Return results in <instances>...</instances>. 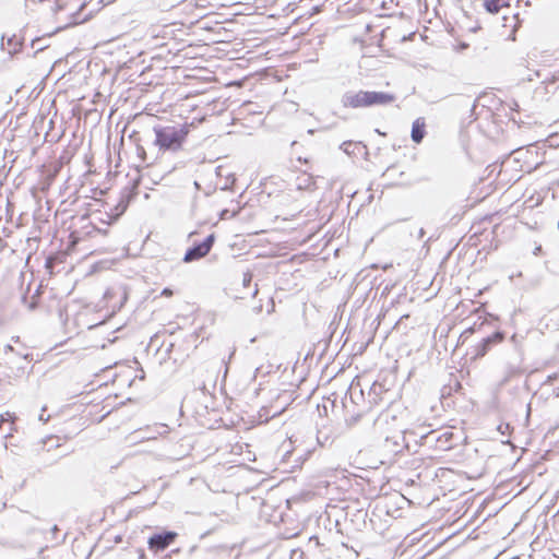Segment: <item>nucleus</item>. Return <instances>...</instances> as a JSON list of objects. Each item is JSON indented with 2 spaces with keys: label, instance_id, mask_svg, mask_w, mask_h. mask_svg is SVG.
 Wrapping results in <instances>:
<instances>
[{
  "label": "nucleus",
  "instance_id": "1",
  "mask_svg": "<svg viewBox=\"0 0 559 559\" xmlns=\"http://www.w3.org/2000/svg\"><path fill=\"white\" fill-rule=\"evenodd\" d=\"M189 134L188 124L177 126H154L152 132L146 133L145 138H142L139 132L133 131L130 134V140L136 146V153L143 160L146 159V151L143 145L144 143L151 142V144L162 152H177L182 147L187 136Z\"/></svg>",
  "mask_w": 559,
  "mask_h": 559
},
{
  "label": "nucleus",
  "instance_id": "2",
  "mask_svg": "<svg viewBox=\"0 0 559 559\" xmlns=\"http://www.w3.org/2000/svg\"><path fill=\"white\" fill-rule=\"evenodd\" d=\"M215 242V235L210 234L203 241L194 243L190 247L183 257V262L190 263L198 261L209 254Z\"/></svg>",
  "mask_w": 559,
  "mask_h": 559
},
{
  "label": "nucleus",
  "instance_id": "3",
  "mask_svg": "<svg viewBox=\"0 0 559 559\" xmlns=\"http://www.w3.org/2000/svg\"><path fill=\"white\" fill-rule=\"evenodd\" d=\"M472 4L475 10L481 8L492 15L502 13V19L506 22L509 20L506 11L510 10V0H473Z\"/></svg>",
  "mask_w": 559,
  "mask_h": 559
},
{
  "label": "nucleus",
  "instance_id": "4",
  "mask_svg": "<svg viewBox=\"0 0 559 559\" xmlns=\"http://www.w3.org/2000/svg\"><path fill=\"white\" fill-rule=\"evenodd\" d=\"M106 306L115 313L119 311L128 299V290L124 286L110 287L104 294Z\"/></svg>",
  "mask_w": 559,
  "mask_h": 559
},
{
  "label": "nucleus",
  "instance_id": "5",
  "mask_svg": "<svg viewBox=\"0 0 559 559\" xmlns=\"http://www.w3.org/2000/svg\"><path fill=\"white\" fill-rule=\"evenodd\" d=\"M176 537L177 533L171 531H164L162 533L154 534L147 540L148 549L153 552L164 551L174 543Z\"/></svg>",
  "mask_w": 559,
  "mask_h": 559
},
{
  "label": "nucleus",
  "instance_id": "6",
  "mask_svg": "<svg viewBox=\"0 0 559 559\" xmlns=\"http://www.w3.org/2000/svg\"><path fill=\"white\" fill-rule=\"evenodd\" d=\"M341 104L345 108L358 109L367 107V94L366 91H347L342 95Z\"/></svg>",
  "mask_w": 559,
  "mask_h": 559
},
{
  "label": "nucleus",
  "instance_id": "7",
  "mask_svg": "<svg viewBox=\"0 0 559 559\" xmlns=\"http://www.w3.org/2000/svg\"><path fill=\"white\" fill-rule=\"evenodd\" d=\"M504 332L496 331L492 334L484 337L476 346L474 358L484 357L493 345L501 343L504 340Z\"/></svg>",
  "mask_w": 559,
  "mask_h": 559
},
{
  "label": "nucleus",
  "instance_id": "8",
  "mask_svg": "<svg viewBox=\"0 0 559 559\" xmlns=\"http://www.w3.org/2000/svg\"><path fill=\"white\" fill-rule=\"evenodd\" d=\"M367 107L388 106L396 100V96L388 92L366 91Z\"/></svg>",
  "mask_w": 559,
  "mask_h": 559
},
{
  "label": "nucleus",
  "instance_id": "9",
  "mask_svg": "<svg viewBox=\"0 0 559 559\" xmlns=\"http://www.w3.org/2000/svg\"><path fill=\"white\" fill-rule=\"evenodd\" d=\"M537 154V152L534 148H518L513 151L514 160L520 162L523 160L524 165L521 166L523 171L531 173L533 169H535L538 165V163H531L528 158L533 155Z\"/></svg>",
  "mask_w": 559,
  "mask_h": 559
},
{
  "label": "nucleus",
  "instance_id": "10",
  "mask_svg": "<svg viewBox=\"0 0 559 559\" xmlns=\"http://www.w3.org/2000/svg\"><path fill=\"white\" fill-rule=\"evenodd\" d=\"M222 550L218 548H200L192 546L189 549V555L193 559H218Z\"/></svg>",
  "mask_w": 559,
  "mask_h": 559
},
{
  "label": "nucleus",
  "instance_id": "11",
  "mask_svg": "<svg viewBox=\"0 0 559 559\" xmlns=\"http://www.w3.org/2000/svg\"><path fill=\"white\" fill-rule=\"evenodd\" d=\"M522 372L521 366L514 361H507L502 369V376L499 381L500 385L507 384L513 377Z\"/></svg>",
  "mask_w": 559,
  "mask_h": 559
},
{
  "label": "nucleus",
  "instance_id": "12",
  "mask_svg": "<svg viewBox=\"0 0 559 559\" xmlns=\"http://www.w3.org/2000/svg\"><path fill=\"white\" fill-rule=\"evenodd\" d=\"M426 135V123L424 118H417L412 126L411 138L414 143L419 144Z\"/></svg>",
  "mask_w": 559,
  "mask_h": 559
},
{
  "label": "nucleus",
  "instance_id": "13",
  "mask_svg": "<svg viewBox=\"0 0 559 559\" xmlns=\"http://www.w3.org/2000/svg\"><path fill=\"white\" fill-rule=\"evenodd\" d=\"M128 204H129V202L126 197L120 198L119 202L111 210V212L106 213V215L108 217V223H112V222L117 221L126 212Z\"/></svg>",
  "mask_w": 559,
  "mask_h": 559
},
{
  "label": "nucleus",
  "instance_id": "14",
  "mask_svg": "<svg viewBox=\"0 0 559 559\" xmlns=\"http://www.w3.org/2000/svg\"><path fill=\"white\" fill-rule=\"evenodd\" d=\"M391 421H396V417L389 411L382 412L379 416L373 420V425L376 429L383 431L385 426Z\"/></svg>",
  "mask_w": 559,
  "mask_h": 559
},
{
  "label": "nucleus",
  "instance_id": "15",
  "mask_svg": "<svg viewBox=\"0 0 559 559\" xmlns=\"http://www.w3.org/2000/svg\"><path fill=\"white\" fill-rule=\"evenodd\" d=\"M543 84H545V88L548 93L556 92L559 88V70L545 75Z\"/></svg>",
  "mask_w": 559,
  "mask_h": 559
},
{
  "label": "nucleus",
  "instance_id": "16",
  "mask_svg": "<svg viewBox=\"0 0 559 559\" xmlns=\"http://www.w3.org/2000/svg\"><path fill=\"white\" fill-rule=\"evenodd\" d=\"M452 438H453V433L450 431H445L436 438H435V432H431L430 435L427 436V439L435 440V441L439 442L440 447L443 448L444 450L452 448V443H451Z\"/></svg>",
  "mask_w": 559,
  "mask_h": 559
},
{
  "label": "nucleus",
  "instance_id": "17",
  "mask_svg": "<svg viewBox=\"0 0 559 559\" xmlns=\"http://www.w3.org/2000/svg\"><path fill=\"white\" fill-rule=\"evenodd\" d=\"M23 38H17L16 35H12L8 38L7 45L9 46V53L11 56H14L15 53L20 52L23 47Z\"/></svg>",
  "mask_w": 559,
  "mask_h": 559
},
{
  "label": "nucleus",
  "instance_id": "18",
  "mask_svg": "<svg viewBox=\"0 0 559 559\" xmlns=\"http://www.w3.org/2000/svg\"><path fill=\"white\" fill-rule=\"evenodd\" d=\"M45 37H36L32 40L31 46L35 49V53L45 50L49 47L48 44L44 43Z\"/></svg>",
  "mask_w": 559,
  "mask_h": 559
},
{
  "label": "nucleus",
  "instance_id": "19",
  "mask_svg": "<svg viewBox=\"0 0 559 559\" xmlns=\"http://www.w3.org/2000/svg\"><path fill=\"white\" fill-rule=\"evenodd\" d=\"M238 212L239 211H230L228 209H224L219 212V219L224 221V219L233 218L238 214Z\"/></svg>",
  "mask_w": 559,
  "mask_h": 559
},
{
  "label": "nucleus",
  "instance_id": "20",
  "mask_svg": "<svg viewBox=\"0 0 559 559\" xmlns=\"http://www.w3.org/2000/svg\"><path fill=\"white\" fill-rule=\"evenodd\" d=\"M354 143L352 141H345L341 144V150H343L346 154L350 155L352 151L349 150Z\"/></svg>",
  "mask_w": 559,
  "mask_h": 559
},
{
  "label": "nucleus",
  "instance_id": "21",
  "mask_svg": "<svg viewBox=\"0 0 559 559\" xmlns=\"http://www.w3.org/2000/svg\"><path fill=\"white\" fill-rule=\"evenodd\" d=\"M382 390V386L380 384L373 383L371 386V392L369 393V396H377ZM373 401L376 402V397H373Z\"/></svg>",
  "mask_w": 559,
  "mask_h": 559
},
{
  "label": "nucleus",
  "instance_id": "22",
  "mask_svg": "<svg viewBox=\"0 0 559 559\" xmlns=\"http://www.w3.org/2000/svg\"><path fill=\"white\" fill-rule=\"evenodd\" d=\"M252 281V274L250 272L243 273L242 284L245 287L249 286Z\"/></svg>",
  "mask_w": 559,
  "mask_h": 559
},
{
  "label": "nucleus",
  "instance_id": "23",
  "mask_svg": "<svg viewBox=\"0 0 559 559\" xmlns=\"http://www.w3.org/2000/svg\"><path fill=\"white\" fill-rule=\"evenodd\" d=\"M269 373V371H263V367H257L253 373V379H255L259 374H265Z\"/></svg>",
  "mask_w": 559,
  "mask_h": 559
},
{
  "label": "nucleus",
  "instance_id": "24",
  "mask_svg": "<svg viewBox=\"0 0 559 559\" xmlns=\"http://www.w3.org/2000/svg\"><path fill=\"white\" fill-rule=\"evenodd\" d=\"M508 106L510 107L511 110H515V111H518L520 108L518 102H515V100H512L510 104H508Z\"/></svg>",
  "mask_w": 559,
  "mask_h": 559
},
{
  "label": "nucleus",
  "instance_id": "25",
  "mask_svg": "<svg viewBox=\"0 0 559 559\" xmlns=\"http://www.w3.org/2000/svg\"><path fill=\"white\" fill-rule=\"evenodd\" d=\"M533 76L540 78L542 73L539 71H535L534 74H530L525 80L533 81Z\"/></svg>",
  "mask_w": 559,
  "mask_h": 559
},
{
  "label": "nucleus",
  "instance_id": "26",
  "mask_svg": "<svg viewBox=\"0 0 559 559\" xmlns=\"http://www.w3.org/2000/svg\"><path fill=\"white\" fill-rule=\"evenodd\" d=\"M52 265H53V258H51V257L47 258V260H46V267L47 269H52Z\"/></svg>",
  "mask_w": 559,
  "mask_h": 559
},
{
  "label": "nucleus",
  "instance_id": "27",
  "mask_svg": "<svg viewBox=\"0 0 559 559\" xmlns=\"http://www.w3.org/2000/svg\"><path fill=\"white\" fill-rule=\"evenodd\" d=\"M542 252H543V248H542V246H537V247H535V249H534V251H533V254H534V255H540V254H542Z\"/></svg>",
  "mask_w": 559,
  "mask_h": 559
},
{
  "label": "nucleus",
  "instance_id": "28",
  "mask_svg": "<svg viewBox=\"0 0 559 559\" xmlns=\"http://www.w3.org/2000/svg\"><path fill=\"white\" fill-rule=\"evenodd\" d=\"M481 28L480 24L477 22L474 26L469 28L471 32L476 33Z\"/></svg>",
  "mask_w": 559,
  "mask_h": 559
},
{
  "label": "nucleus",
  "instance_id": "29",
  "mask_svg": "<svg viewBox=\"0 0 559 559\" xmlns=\"http://www.w3.org/2000/svg\"><path fill=\"white\" fill-rule=\"evenodd\" d=\"M138 559H145V552H144V549L140 548L138 549Z\"/></svg>",
  "mask_w": 559,
  "mask_h": 559
},
{
  "label": "nucleus",
  "instance_id": "30",
  "mask_svg": "<svg viewBox=\"0 0 559 559\" xmlns=\"http://www.w3.org/2000/svg\"><path fill=\"white\" fill-rule=\"evenodd\" d=\"M38 419H39L40 421L47 423V421L49 420V416L45 417V416H44V414H40V415H39V417H38Z\"/></svg>",
  "mask_w": 559,
  "mask_h": 559
},
{
  "label": "nucleus",
  "instance_id": "31",
  "mask_svg": "<svg viewBox=\"0 0 559 559\" xmlns=\"http://www.w3.org/2000/svg\"><path fill=\"white\" fill-rule=\"evenodd\" d=\"M511 20H513V21H518V14H515V13H514V14H512ZM516 26H518V22H515V24L513 25V29H514Z\"/></svg>",
  "mask_w": 559,
  "mask_h": 559
},
{
  "label": "nucleus",
  "instance_id": "32",
  "mask_svg": "<svg viewBox=\"0 0 559 559\" xmlns=\"http://www.w3.org/2000/svg\"><path fill=\"white\" fill-rule=\"evenodd\" d=\"M170 294H171V290H170L169 288H165V289L163 290V295H167V296H168V295H170Z\"/></svg>",
  "mask_w": 559,
  "mask_h": 559
},
{
  "label": "nucleus",
  "instance_id": "33",
  "mask_svg": "<svg viewBox=\"0 0 559 559\" xmlns=\"http://www.w3.org/2000/svg\"><path fill=\"white\" fill-rule=\"evenodd\" d=\"M51 532H52L53 534H56L57 532H59L58 526H57V525H53V526L51 527Z\"/></svg>",
  "mask_w": 559,
  "mask_h": 559
},
{
  "label": "nucleus",
  "instance_id": "34",
  "mask_svg": "<svg viewBox=\"0 0 559 559\" xmlns=\"http://www.w3.org/2000/svg\"><path fill=\"white\" fill-rule=\"evenodd\" d=\"M4 38H5V36L2 35V37H1V49L2 50L4 49Z\"/></svg>",
  "mask_w": 559,
  "mask_h": 559
},
{
  "label": "nucleus",
  "instance_id": "35",
  "mask_svg": "<svg viewBox=\"0 0 559 559\" xmlns=\"http://www.w3.org/2000/svg\"><path fill=\"white\" fill-rule=\"evenodd\" d=\"M471 333H473V329H472V328H469V329L465 330V331L463 332V334H462V335H464V334H471Z\"/></svg>",
  "mask_w": 559,
  "mask_h": 559
},
{
  "label": "nucleus",
  "instance_id": "36",
  "mask_svg": "<svg viewBox=\"0 0 559 559\" xmlns=\"http://www.w3.org/2000/svg\"><path fill=\"white\" fill-rule=\"evenodd\" d=\"M28 307H29V309H32V310H33V309H35V308H36V304H35V301H32V302L29 304V306H28Z\"/></svg>",
  "mask_w": 559,
  "mask_h": 559
},
{
  "label": "nucleus",
  "instance_id": "37",
  "mask_svg": "<svg viewBox=\"0 0 559 559\" xmlns=\"http://www.w3.org/2000/svg\"><path fill=\"white\" fill-rule=\"evenodd\" d=\"M425 235V230L423 228L419 229V238H423Z\"/></svg>",
  "mask_w": 559,
  "mask_h": 559
},
{
  "label": "nucleus",
  "instance_id": "38",
  "mask_svg": "<svg viewBox=\"0 0 559 559\" xmlns=\"http://www.w3.org/2000/svg\"><path fill=\"white\" fill-rule=\"evenodd\" d=\"M258 292H259V289H258V286L255 285V288H254V290L252 293V296L254 297L258 294Z\"/></svg>",
  "mask_w": 559,
  "mask_h": 559
},
{
  "label": "nucleus",
  "instance_id": "39",
  "mask_svg": "<svg viewBox=\"0 0 559 559\" xmlns=\"http://www.w3.org/2000/svg\"><path fill=\"white\" fill-rule=\"evenodd\" d=\"M499 430L502 432V435H504L506 432V428H502V425L499 426Z\"/></svg>",
  "mask_w": 559,
  "mask_h": 559
},
{
  "label": "nucleus",
  "instance_id": "40",
  "mask_svg": "<svg viewBox=\"0 0 559 559\" xmlns=\"http://www.w3.org/2000/svg\"><path fill=\"white\" fill-rule=\"evenodd\" d=\"M499 430L502 432V435H504L506 432V428H502V425L499 426Z\"/></svg>",
  "mask_w": 559,
  "mask_h": 559
},
{
  "label": "nucleus",
  "instance_id": "41",
  "mask_svg": "<svg viewBox=\"0 0 559 559\" xmlns=\"http://www.w3.org/2000/svg\"><path fill=\"white\" fill-rule=\"evenodd\" d=\"M467 47H468V45H467V44H465V43H462V44H461V48H462V49H465V48H467Z\"/></svg>",
  "mask_w": 559,
  "mask_h": 559
},
{
  "label": "nucleus",
  "instance_id": "42",
  "mask_svg": "<svg viewBox=\"0 0 559 559\" xmlns=\"http://www.w3.org/2000/svg\"><path fill=\"white\" fill-rule=\"evenodd\" d=\"M5 350H13V347L11 345H7Z\"/></svg>",
  "mask_w": 559,
  "mask_h": 559
},
{
  "label": "nucleus",
  "instance_id": "43",
  "mask_svg": "<svg viewBox=\"0 0 559 559\" xmlns=\"http://www.w3.org/2000/svg\"><path fill=\"white\" fill-rule=\"evenodd\" d=\"M357 420V417H353L352 419L348 420V423L353 424Z\"/></svg>",
  "mask_w": 559,
  "mask_h": 559
},
{
  "label": "nucleus",
  "instance_id": "44",
  "mask_svg": "<svg viewBox=\"0 0 559 559\" xmlns=\"http://www.w3.org/2000/svg\"><path fill=\"white\" fill-rule=\"evenodd\" d=\"M163 559H171V555H170V554L165 555V556L163 557Z\"/></svg>",
  "mask_w": 559,
  "mask_h": 559
},
{
  "label": "nucleus",
  "instance_id": "45",
  "mask_svg": "<svg viewBox=\"0 0 559 559\" xmlns=\"http://www.w3.org/2000/svg\"><path fill=\"white\" fill-rule=\"evenodd\" d=\"M73 23H74V24H78V23H79L78 17H75V19H74V22H73Z\"/></svg>",
  "mask_w": 559,
  "mask_h": 559
}]
</instances>
